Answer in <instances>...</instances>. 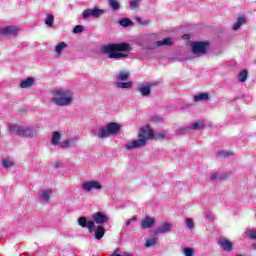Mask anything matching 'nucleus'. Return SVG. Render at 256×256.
I'll use <instances>...</instances> for the list:
<instances>
[{
  "mask_svg": "<svg viewBox=\"0 0 256 256\" xmlns=\"http://www.w3.org/2000/svg\"><path fill=\"white\" fill-rule=\"evenodd\" d=\"M101 51L105 55H108V59H127L129 55L126 53L133 51V48L127 42L110 43L102 46Z\"/></svg>",
  "mask_w": 256,
  "mask_h": 256,
  "instance_id": "1",
  "label": "nucleus"
},
{
  "mask_svg": "<svg viewBox=\"0 0 256 256\" xmlns=\"http://www.w3.org/2000/svg\"><path fill=\"white\" fill-rule=\"evenodd\" d=\"M138 137V140H133L125 145V149L127 151L145 147V145H147V141H153V139H155V132L149 127V125H146L140 128Z\"/></svg>",
  "mask_w": 256,
  "mask_h": 256,
  "instance_id": "2",
  "label": "nucleus"
},
{
  "mask_svg": "<svg viewBox=\"0 0 256 256\" xmlns=\"http://www.w3.org/2000/svg\"><path fill=\"white\" fill-rule=\"evenodd\" d=\"M54 95H59V97L53 98V103L59 105L60 107H66L73 102V94L69 90H56Z\"/></svg>",
  "mask_w": 256,
  "mask_h": 256,
  "instance_id": "3",
  "label": "nucleus"
},
{
  "mask_svg": "<svg viewBox=\"0 0 256 256\" xmlns=\"http://www.w3.org/2000/svg\"><path fill=\"white\" fill-rule=\"evenodd\" d=\"M121 131V126L116 122H111L107 125V128H101L98 131V137L100 139H105L111 135H117Z\"/></svg>",
  "mask_w": 256,
  "mask_h": 256,
  "instance_id": "4",
  "label": "nucleus"
},
{
  "mask_svg": "<svg viewBox=\"0 0 256 256\" xmlns=\"http://www.w3.org/2000/svg\"><path fill=\"white\" fill-rule=\"evenodd\" d=\"M207 47H209V42H193L192 52L194 55H205L207 53Z\"/></svg>",
  "mask_w": 256,
  "mask_h": 256,
  "instance_id": "5",
  "label": "nucleus"
},
{
  "mask_svg": "<svg viewBox=\"0 0 256 256\" xmlns=\"http://www.w3.org/2000/svg\"><path fill=\"white\" fill-rule=\"evenodd\" d=\"M19 28L17 26H6L0 28V37H17Z\"/></svg>",
  "mask_w": 256,
  "mask_h": 256,
  "instance_id": "6",
  "label": "nucleus"
},
{
  "mask_svg": "<svg viewBox=\"0 0 256 256\" xmlns=\"http://www.w3.org/2000/svg\"><path fill=\"white\" fill-rule=\"evenodd\" d=\"M78 225L83 228H87L89 233L95 231V222L93 220H88L87 217L82 216L78 219Z\"/></svg>",
  "mask_w": 256,
  "mask_h": 256,
  "instance_id": "7",
  "label": "nucleus"
},
{
  "mask_svg": "<svg viewBox=\"0 0 256 256\" xmlns=\"http://www.w3.org/2000/svg\"><path fill=\"white\" fill-rule=\"evenodd\" d=\"M92 221L94 222V225L95 223L97 225H103V223H106L108 224L109 223V216L108 215H105L103 212H96L92 215Z\"/></svg>",
  "mask_w": 256,
  "mask_h": 256,
  "instance_id": "8",
  "label": "nucleus"
},
{
  "mask_svg": "<svg viewBox=\"0 0 256 256\" xmlns=\"http://www.w3.org/2000/svg\"><path fill=\"white\" fill-rule=\"evenodd\" d=\"M82 189L86 193H89L92 189H102V186L98 181H87L82 183Z\"/></svg>",
  "mask_w": 256,
  "mask_h": 256,
  "instance_id": "9",
  "label": "nucleus"
},
{
  "mask_svg": "<svg viewBox=\"0 0 256 256\" xmlns=\"http://www.w3.org/2000/svg\"><path fill=\"white\" fill-rule=\"evenodd\" d=\"M218 245H220L224 251H233V243L227 238H220L218 240Z\"/></svg>",
  "mask_w": 256,
  "mask_h": 256,
  "instance_id": "10",
  "label": "nucleus"
},
{
  "mask_svg": "<svg viewBox=\"0 0 256 256\" xmlns=\"http://www.w3.org/2000/svg\"><path fill=\"white\" fill-rule=\"evenodd\" d=\"M151 227H155V219L151 218V216H146L145 219L141 221V228L151 229Z\"/></svg>",
  "mask_w": 256,
  "mask_h": 256,
  "instance_id": "11",
  "label": "nucleus"
},
{
  "mask_svg": "<svg viewBox=\"0 0 256 256\" xmlns=\"http://www.w3.org/2000/svg\"><path fill=\"white\" fill-rule=\"evenodd\" d=\"M35 130L31 127L20 126V137H34Z\"/></svg>",
  "mask_w": 256,
  "mask_h": 256,
  "instance_id": "12",
  "label": "nucleus"
},
{
  "mask_svg": "<svg viewBox=\"0 0 256 256\" xmlns=\"http://www.w3.org/2000/svg\"><path fill=\"white\" fill-rule=\"evenodd\" d=\"M169 231H171V223L165 222V223L162 224L161 227H158L154 231V235H161L163 233H168Z\"/></svg>",
  "mask_w": 256,
  "mask_h": 256,
  "instance_id": "13",
  "label": "nucleus"
},
{
  "mask_svg": "<svg viewBox=\"0 0 256 256\" xmlns=\"http://www.w3.org/2000/svg\"><path fill=\"white\" fill-rule=\"evenodd\" d=\"M90 13V17H94L95 19H99L101 15H105L107 11L103 9H99L98 7H94L93 9H88Z\"/></svg>",
  "mask_w": 256,
  "mask_h": 256,
  "instance_id": "14",
  "label": "nucleus"
},
{
  "mask_svg": "<svg viewBox=\"0 0 256 256\" xmlns=\"http://www.w3.org/2000/svg\"><path fill=\"white\" fill-rule=\"evenodd\" d=\"M153 84H150L149 86H141L137 88V91L141 93L142 97H149L151 95V86Z\"/></svg>",
  "mask_w": 256,
  "mask_h": 256,
  "instance_id": "15",
  "label": "nucleus"
},
{
  "mask_svg": "<svg viewBox=\"0 0 256 256\" xmlns=\"http://www.w3.org/2000/svg\"><path fill=\"white\" fill-rule=\"evenodd\" d=\"M8 131H9V133H12L14 135H20L21 126H19L17 124H9L8 125Z\"/></svg>",
  "mask_w": 256,
  "mask_h": 256,
  "instance_id": "16",
  "label": "nucleus"
},
{
  "mask_svg": "<svg viewBox=\"0 0 256 256\" xmlns=\"http://www.w3.org/2000/svg\"><path fill=\"white\" fill-rule=\"evenodd\" d=\"M33 83H35V78L29 77L20 83V87H21V89H27V88L31 87V85H33Z\"/></svg>",
  "mask_w": 256,
  "mask_h": 256,
  "instance_id": "17",
  "label": "nucleus"
},
{
  "mask_svg": "<svg viewBox=\"0 0 256 256\" xmlns=\"http://www.w3.org/2000/svg\"><path fill=\"white\" fill-rule=\"evenodd\" d=\"M105 236V227L103 225H99L97 230L95 231V239H103Z\"/></svg>",
  "mask_w": 256,
  "mask_h": 256,
  "instance_id": "18",
  "label": "nucleus"
},
{
  "mask_svg": "<svg viewBox=\"0 0 256 256\" xmlns=\"http://www.w3.org/2000/svg\"><path fill=\"white\" fill-rule=\"evenodd\" d=\"M209 100V94L207 92L200 93L194 96L195 103H199V101H207Z\"/></svg>",
  "mask_w": 256,
  "mask_h": 256,
  "instance_id": "19",
  "label": "nucleus"
},
{
  "mask_svg": "<svg viewBox=\"0 0 256 256\" xmlns=\"http://www.w3.org/2000/svg\"><path fill=\"white\" fill-rule=\"evenodd\" d=\"M217 159H227V157H233L232 151H219L216 154Z\"/></svg>",
  "mask_w": 256,
  "mask_h": 256,
  "instance_id": "20",
  "label": "nucleus"
},
{
  "mask_svg": "<svg viewBox=\"0 0 256 256\" xmlns=\"http://www.w3.org/2000/svg\"><path fill=\"white\" fill-rule=\"evenodd\" d=\"M246 23H247V20L245 19V17H239L236 23L232 27L233 31H237V29H239L241 25H245Z\"/></svg>",
  "mask_w": 256,
  "mask_h": 256,
  "instance_id": "21",
  "label": "nucleus"
},
{
  "mask_svg": "<svg viewBox=\"0 0 256 256\" xmlns=\"http://www.w3.org/2000/svg\"><path fill=\"white\" fill-rule=\"evenodd\" d=\"M51 193H53V191H51V189H48V190H42L40 192V198L43 200V201H49L50 197H51Z\"/></svg>",
  "mask_w": 256,
  "mask_h": 256,
  "instance_id": "22",
  "label": "nucleus"
},
{
  "mask_svg": "<svg viewBox=\"0 0 256 256\" xmlns=\"http://www.w3.org/2000/svg\"><path fill=\"white\" fill-rule=\"evenodd\" d=\"M247 77H249V72L247 70H242L238 74V81L240 83H245V81H247Z\"/></svg>",
  "mask_w": 256,
  "mask_h": 256,
  "instance_id": "23",
  "label": "nucleus"
},
{
  "mask_svg": "<svg viewBox=\"0 0 256 256\" xmlns=\"http://www.w3.org/2000/svg\"><path fill=\"white\" fill-rule=\"evenodd\" d=\"M59 141H61V132L55 131L52 135V145H59Z\"/></svg>",
  "mask_w": 256,
  "mask_h": 256,
  "instance_id": "24",
  "label": "nucleus"
},
{
  "mask_svg": "<svg viewBox=\"0 0 256 256\" xmlns=\"http://www.w3.org/2000/svg\"><path fill=\"white\" fill-rule=\"evenodd\" d=\"M116 87H118V89H131L133 82H117Z\"/></svg>",
  "mask_w": 256,
  "mask_h": 256,
  "instance_id": "25",
  "label": "nucleus"
},
{
  "mask_svg": "<svg viewBox=\"0 0 256 256\" xmlns=\"http://www.w3.org/2000/svg\"><path fill=\"white\" fill-rule=\"evenodd\" d=\"M156 45L158 47H161L162 45H167L168 47H171V45H173V42H171V38H165L161 41H157Z\"/></svg>",
  "mask_w": 256,
  "mask_h": 256,
  "instance_id": "26",
  "label": "nucleus"
},
{
  "mask_svg": "<svg viewBox=\"0 0 256 256\" xmlns=\"http://www.w3.org/2000/svg\"><path fill=\"white\" fill-rule=\"evenodd\" d=\"M116 79L117 81H127V79H129V73L120 71Z\"/></svg>",
  "mask_w": 256,
  "mask_h": 256,
  "instance_id": "27",
  "label": "nucleus"
},
{
  "mask_svg": "<svg viewBox=\"0 0 256 256\" xmlns=\"http://www.w3.org/2000/svg\"><path fill=\"white\" fill-rule=\"evenodd\" d=\"M63 49H67V43L65 42H61L56 45L55 52L57 53V55H61V51H63Z\"/></svg>",
  "mask_w": 256,
  "mask_h": 256,
  "instance_id": "28",
  "label": "nucleus"
},
{
  "mask_svg": "<svg viewBox=\"0 0 256 256\" xmlns=\"http://www.w3.org/2000/svg\"><path fill=\"white\" fill-rule=\"evenodd\" d=\"M190 127L194 131L197 130V129H203L205 127V122L198 121V122H195V123L191 124Z\"/></svg>",
  "mask_w": 256,
  "mask_h": 256,
  "instance_id": "29",
  "label": "nucleus"
},
{
  "mask_svg": "<svg viewBox=\"0 0 256 256\" xmlns=\"http://www.w3.org/2000/svg\"><path fill=\"white\" fill-rule=\"evenodd\" d=\"M109 5L113 11H119V9H121V5H119L117 0H109Z\"/></svg>",
  "mask_w": 256,
  "mask_h": 256,
  "instance_id": "30",
  "label": "nucleus"
},
{
  "mask_svg": "<svg viewBox=\"0 0 256 256\" xmlns=\"http://www.w3.org/2000/svg\"><path fill=\"white\" fill-rule=\"evenodd\" d=\"M119 25H121V27H130V25H133V22L129 18H123L119 21Z\"/></svg>",
  "mask_w": 256,
  "mask_h": 256,
  "instance_id": "31",
  "label": "nucleus"
},
{
  "mask_svg": "<svg viewBox=\"0 0 256 256\" xmlns=\"http://www.w3.org/2000/svg\"><path fill=\"white\" fill-rule=\"evenodd\" d=\"M159 243V238H152L146 241V247H155Z\"/></svg>",
  "mask_w": 256,
  "mask_h": 256,
  "instance_id": "32",
  "label": "nucleus"
},
{
  "mask_svg": "<svg viewBox=\"0 0 256 256\" xmlns=\"http://www.w3.org/2000/svg\"><path fill=\"white\" fill-rule=\"evenodd\" d=\"M54 21H55V17L53 16V14H49L45 20V23H46V25H48V27H51L53 25Z\"/></svg>",
  "mask_w": 256,
  "mask_h": 256,
  "instance_id": "33",
  "label": "nucleus"
},
{
  "mask_svg": "<svg viewBox=\"0 0 256 256\" xmlns=\"http://www.w3.org/2000/svg\"><path fill=\"white\" fill-rule=\"evenodd\" d=\"M2 165L5 167V169H9V167H13L14 163L11 160L4 159L2 161Z\"/></svg>",
  "mask_w": 256,
  "mask_h": 256,
  "instance_id": "34",
  "label": "nucleus"
},
{
  "mask_svg": "<svg viewBox=\"0 0 256 256\" xmlns=\"http://www.w3.org/2000/svg\"><path fill=\"white\" fill-rule=\"evenodd\" d=\"M185 223H186V227H188V229L195 228V223H193V220L191 218H186Z\"/></svg>",
  "mask_w": 256,
  "mask_h": 256,
  "instance_id": "35",
  "label": "nucleus"
},
{
  "mask_svg": "<svg viewBox=\"0 0 256 256\" xmlns=\"http://www.w3.org/2000/svg\"><path fill=\"white\" fill-rule=\"evenodd\" d=\"M139 1H141V0H131L130 8L131 9H139Z\"/></svg>",
  "mask_w": 256,
  "mask_h": 256,
  "instance_id": "36",
  "label": "nucleus"
},
{
  "mask_svg": "<svg viewBox=\"0 0 256 256\" xmlns=\"http://www.w3.org/2000/svg\"><path fill=\"white\" fill-rule=\"evenodd\" d=\"M69 145H71V140H64L62 143H60V147L62 149H67V147H69Z\"/></svg>",
  "mask_w": 256,
  "mask_h": 256,
  "instance_id": "37",
  "label": "nucleus"
},
{
  "mask_svg": "<svg viewBox=\"0 0 256 256\" xmlns=\"http://www.w3.org/2000/svg\"><path fill=\"white\" fill-rule=\"evenodd\" d=\"M195 252L193 251L192 248H184V255L185 256H193Z\"/></svg>",
  "mask_w": 256,
  "mask_h": 256,
  "instance_id": "38",
  "label": "nucleus"
},
{
  "mask_svg": "<svg viewBox=\"0 0 256 256\" xmlns=\"http://www.w3.org/2000/svg\"><path fill=\"white\" fill-rule=\"evenodd\" d=\"M73 33H83V26L82 25H76L73 29Z\"/></svg>",
  "mask_w": 256,
  "mask_h": 256,
  "instance_id": "39",
  "label": "nucleus"
},
{
  "mask_svg": "<svg viewBox=\"0 0 256 256\" xmlns=\"http://www.w3.org/2000/svg\"><path fill=\"white\" fill-rule=\"evenodd\" d=\"M82 17L83 19H89L90 17L89 9L83 11Z\"/></svg>",
  "mask_w": 256,
  "mask_h": 256,
  "instance_id": "40",
  "label": "nucleus"
},
{
  "mask_svg": "<svg viewBox=\"0 0 256 256\" xmlns=\"http://www.w3.org/2000/svg\"><path fill=\"white\" fill-rule=\"evenodd\" d=\"M248 237L249 239H256V230L250 231Z\"/></svg>",
  "mask_w": 256,
  "mask_h": 256,
  "instance_id": "41",
  "label": "nucleus"
},
{
  "mask_svg": "<svg viewBox=\"0 0 256 256\" xmlns=\"http://www.w3.org/2000/svg\"><path fill=\"white\" fill-rule=\"evenodd\" d=\"M192 128L190 127H185V128H181L180 131H183L184 133H186L187 131H190Z\"/></svg>",
  "mask_w": 256,
  "mask_h": 256,
  "instance_id": "42",
  "label": "nucleus"
},
{
  "mask_svg": "<svg viewBox=\"0 0 256 256\" xmlns=\"http://www.w3.org/2000/svg\"><path fill=\"white\" fill-rule=\"evenodd\" d=\"M217 177H218V174H217V173H216V174H212V175L210 176V179H211V181H215Z\"/></svg>",
  "mask_w": 256,
  "mask_h": 256,
  "instance_id": "43",
  "label": "nucleus"
},
{
  "mask_svg": "<svg viewBox=\"0 0 256 256\" xmlns=\"http://www.w3.org/2000/svg\"><path fill=\"white\" fill-rule=\"evenodd\" d=\"M183 133H185L184 131H181V129L176 131V135H183Z\"/></svg>",
  "mask_w": 256,
  "mask_h": 256,
  "instance_id": "44",
  "label": "nucleus"
},
{
  "mask_svg": "<svg viewBox=\"0 0 256 256\" xmlns=\"http://www.w3.org/2000/svg\"><path fill=\"white\" fill-rule=\"evenodd\" d=\"M158 137H159V139H165V133H160V134L158 135Z\"/></svg>",
  "mask_w": 256,
  "mask_h": 256,
  "instance_id": "45",
  "label": "nucleus"
},
{
  "mask_svg": "<svg viewBox=\"0 0 256 256\" xmlns=\"http://www.w3.org/2000/svg\"><path fill=\"white\" fill-rule=\"evenodd\" d=\"M54 167H55L56 169H59V167H61V164H60L59 162H56V163H54Z\"/></svg>",
  "mask_w": 256,
  "mask_h": 256,
  "instance_id": "46",
  "label": "nucleus"
},
{
  "mask_svg": "<svg viewBox=\"0 0 256 256\" xmlns=\"http://www.w3.org/2000/svg\"><path fill=\"white\" fill-rule=\"evenodd\" d=\"M131 221V223L137 221V216H133L131 219H129Z\"/></svg>",
  "mask_w": 256,
  "mask_h": 256,
  "instance_id": "47",
  "label": "nucleus"
},
{
  "mask_svg": "<svg viewBox=\"0 0 256 256\" xmlns=\"http://www.w3.org/2000/svg\"><path fill=\"white\" fill-rule=\"evenodd\" d=\"M129 225H131V220L130 219L126 220V227H129Z\"/></svg>",
  "mask_w": 256,
  "mask_h": 256,
  "instance_id": "48",
  "label": "nucleus"
},
{
  "mask_svg": "<svg viewBox=\"0 0 256 256\" xmlns=\"http://www.w3.org/2000/svg\"><path fill=\"white\" fill-rule=\"evenodd\" d=\"M122 256H133V254H131L129 252H125Z\"/></svg>",
  "mask_w": 256,
  "mask_h": 256,
  "instance_id": "49",
  "label": "nucleus"
},
{
  "mask_svg": "<svg viewBox=\"0 0 256 256\" xmlns=\"http://www.w3.org/2000/svg\"><path fill=\"white\" fill-rule=\"evenodd\" d=\"M252 249H254V251H256V243L252 244Z\"/></svg>",
  "mask_w": 256,
  "mask_h": 256,
  "instance_id": "50",
  "label": "nucleus"
},
{
  "mask_svg": "<svg viewBox=\"0 0 256 256\" xmlns=\"http://www.w3.org/2000/svg\"><path fill=\"white\" fill-rule=\"evenodd\" d=\"M136 21H137V23H140V24L142 23L141 18H136Z\"/></svg>",
  "mask_w": 256,
  "mask_h": 256,
  "instance_id": "51",
  "label": "nucleus"
},
{
  "mask_svg": "<svg viewBox=\"0 0 256 256\" xmlns=\"http://www.w3.org/2000/svg\"><path fill=\"white\" fill-rule=\"evenodd\" d=\"M112 256H122L121 254H115V252H114V254H112Z\"/></svg>",
  "mask_w": 256,
  "mask_h": 256,
  "instance_id": "52",
  "label": "nucleus"
},
{
  "mask_svg": "<svg viewBox=\"0 0 256 256\" xmlns=\"http://www.w3.org/2000/svg\"><path fill=\"white\" fill-rule=\"evenodd\" d=\"M117 251H119V249H116V250H115V253H117Z\"/></svg>",
  "mask_w": 256,
  "mask_h": 256,
  "instance_id": "53",
  "label": "nucleus"
}]
</instances>
